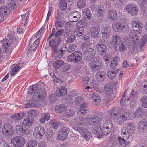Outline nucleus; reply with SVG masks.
<instances>
[{
  "instance_id": "1",
  "label": "nucleus",
  "mask_w": 147,
  "mask_h": 147,
  "mask_svg": "<svg viewBox=\"0 0 147 147\" xmlns=\"http://www.w3.org/2000/svg\"><path fill=\"white\" fill-rule=\"evenodd\" d=\"M8 39L6 38L3 39L1 41V46L3 47V50L4 52L5 53L10 54L12 51L11 44V42H13V38L11 35H8L7 36Z\"/></svg>"
},
{
  "instance_id": "2",
  "label": "nucleus",
  "mask_w": 147,
  "mask_h": 147,
  "mask_svg": "<svg viewBox=\"0 0 147 147\" xmlns=\"http://www.w3.org/2000/svg\"><path fill=\"white\" fill-rule=\"evenodd\" d=\"M119 114V110L118 108H113L106 113V118L116 120L117 119Z\"/></svg>"
},
{
  "instance_id": "3",
  "label": "nucleus",
  "mask_w": 147,
  "mask_h": 147,
  "mask_svg": "<svg viewBox=\"0 0 147 147\" xmlns=\"http://www.w3.org/2000/svg\"><path fill=\"white\" fill-rule=\"evenodd\" d=\"M82 55L80 52L76 51L74 52L69 56L67 59L69 62H73L77 63L82 59Z\"/></svg>"
},
{
  "instance_id": "4",
  "label": "nucleus",
  "mask_w": 147,
  "mask_h": 147,
  "mask_svg": "<svg viewBox=\"0 0 147 147\" xmlns=\"http://www.w3.org/2000/svg\"><path fill=\"white\" fill-rule=\"evenodd\" d=\"M11 141L14 147H22L26 142L25 139L20 136L13 137L11 139Z\"/></svg>"
},
{
  "instance_id": "5",
  "label": "nucleus",
  "mask_w": 147,
  "mask_h": 147,
  "mask_svg": "<svg viewBox=\"0 0 147 147\" xmlns=\"http://www.w3.org/2000/svg\"><path fill=\"white\" fill-rule=\"evenodd\" d=\"M100 119L95 113H91L87 117V121L88 123L91 125L96 124L100 122Z\"/></svg>"
},
{
  "instance_id": "6",
  "label": "nucleus",
  "mask_w": 147,
  "mask_h": 147,
  "mask_svg": "<svg viewBox=\"0 0 147 147\" xmlns=\"http://www.w3.org/2000/svg\"><path fill=\"white\" fill-rule=\"evenodd\" d=\"M60 43L56 44L50 46L52 50L56 54L57 57L58 58H61L66 51V50L59 49V45Z\"/></svg>"
},
{
  "instance_id": "7",
  "label": "nucleus",
  "mask_w": 147,
  "mask_h": 147,
  "mask_svg": "<svg viewBox=\"0 0 147 147\" xmlns=\"http://www.w3.org/2000/svg\"><path fill=\"white\" fill-rule=\"evenodd\" d=\"M2 131L3 134L8 136H11L14 132L11 125L9 123H6L4 124Z\"/></svg>"
},
{
  "instance_id": "8",
  "label": "nucleus",
  "mask_w": 147,
  "mask_h": 147,
  "mask_svg": "<svg viewBox=\"0 0 147 147\" xmlns=\"http://www.w3.org/2000/svg\"><path fill=\"white\" fill-rule=\"evenodd\" d=\"M45 132V129L42 126H38L34 129L33 131V136L36 138H39L43 136Z\"/></svg>"
},
{
  "instance_id": "9",
  "label": "nucleus",
  "mask_w": 147,
  "mask_h": 147,
  "mask_svg": "<svg viewBox=\"0 0 147 147\" xmlns=\"http://www.w3.org/2000/svg\"><path fill=\"white\" fill-rule=\"evenodd\" d=\"M76 129L81 134L82 136L86 140H88L91 138L92 136L91 133L83 127H77Z\"/></svg>"
},
{
  "instance_id": "10",
  "label": "nucleus",
  "mask_w": 147,
  "mask_h": 147,
  "mask_svg": "<svg viewBox=\"0 0 147 147\" xmlns=\"http://www.w3.org/2000/svg\"><path fill=\"white\" fill-rule=\"evenodd\" d=\"M96 52L92 48L88 49L84 52L83 56L86 60H89L92 59L95 56Z\"/></svg>"
},
{
  "instance_id": "11",
  "label": "nucleus",
  "mask_w": 147,
  "mask_h": 147,
  "mask_svg": "<svg viewBox=\"0 0 147 147\" xmlns=\"http://www.w3.org/2000/svg\"><path fill=\"white\" fill-rule=\"evenodd\" d=\"M96 48L100 54L102 56L105 55L107 52V46L103 43H98L96 46Z\"/></svg>"
},
{
  "instance_id": "12",
  "label": "nucleus",
  "mask_w": 147,
  "mask_h": 147,
  "mask_svg": "<svg viewBox=\"0 0 147 147\" xmlns=\"http://www.w3.org/2000/svg\"><path fill=\"white\" fill-rule=\"evenodd\" d=\"M137 129L140 132H142L147 130V119L142 120L138 124Z\"/></svg>"
},
{
  "instance_id": "13",
  "label": "nucleus",
  "mask_w": 147,
  "mask_h": 147,
  "mask_svg": "<svg viewBox=\"0 0 147 147\" xmlns=\"http://www.w3.org/2000/svg\"><path fill=\"white\" fill-rule=\"evenodd\" d=\"M57 33V31L55 32V34L51 33V34L49 36H50L51 37L54 36L55 37L54 38H52V39L49 41V46H51V45H53V44H55L59 43H61L62 40V38L59 36H56V34Z\"/></svg>"
},
{
  "instance_id": "14",
  "label": "nucleus",
  "mask_w": 147,
  "mask_h": 147,
  "mask_svg": "<svg viewBox=\"0 0 147 147\" xmlns=\"http://www.w3.org/2000/svg\"><path fill=\"white\" fill-rule=\"evenodd\" d=\"M37 94L35 93L36 97L38 98L39 101L43 100L45 98L46 95V90L44 88H42L38 89L37 90Z\"/></svg>"
},
{
  "instance_id": "15",
  "label": "nucleus",
  "mask_w": 147,
  "mask_h": 147,
  "mask_svg": "<svg viewBox=\"0 0 147 147\" xmlns=\"http://www.w3.org/2000/svg\"><path fill=\"white\" fill-rule=\"evenodd\" d=\"M129 37L128 39V41H127V42H131L130 41H131L132 42L136 44L138 42V40L139 39V37L137 35L135 34L134 31H130L129 33Z\"/></svg>"
},
{
  "instance_id": "16",
  "label": "nucleus",
  "mask_w": 147,
  "mask_h": 147,
  "mask_svg": "<svg viewBox=\"0 0 147 147\" xmlns=\"http://www.w3.org/2000/svg\"><path fill=\"white\" fill-rule=\"evenodd\" d=\"M121 42H122L121 39L119 36L116 35L113 36L111 44L113 46L116 50H117V45H120Z\"/></svg>"
},
{
  "instance_id": "17",
  "label": "nucleus",
  "mask_w": 147,
  "mask_h": 147,
  "mask_svg": "<svg viewBox=\"0 0 147 147\" xmlns=\"http://www.w3.org/2000/svg\"><path fill=\"white\" fill-rule=\"evenodd\" d=\"M72 32V30L70 29H66L64 30L63 29H61L57 31V33L55 35L56 36H59L60 37L62 36L65 38L71 34Z\"/></svg>"
},
{
  "instance_id": "18",
  "label": "nucleus",
  "mask_w": 147,
  "mask_h": 147,
  "mask_svg": "<svg viewBox=\"0 0 147 147\" xmlns=\"http://www.w3.org/2000/svg\"><path fill=\"white\" fill-rule=\"evenodd\" d=\"M125 26L117 22H115L112 24V28L115 31L118 32H121Z\"/></svg>"
},
{
  "instance_id": "19",
  "label": "nucleus",
  "mask_w": 147,
  "mask_h": 147,
  "mask_svg": "<svg viewBox=\"0 0 147 147\" xmlns=\"http://www.w3.org/2000/svg\"><path fill=\"white\" fill-rule=\"evenodd\" d=\"M16 132L18 135L24 136L28 133V131L25 128L20 125H18L16 126Z\"/></svg>"
},
{
  "instance_id": "20",
  "label": "nucleus",
  "mask_w": 147,
  "mask_h": 147,
  "mask_svg": "<svg viewBox=\"0 0 147 147\" xmlns=\"http://www.w3.org/2000/svg\"><path fill=\"white\" fill-rule=\"evenodd\" d=\"M106 73L103 71L98 72L96 74V79L99 81H102L106 77Z\"/></svg>"
},
{
  "instance_id": "21",
  "label": "nucleus",
  "mask_w": 147,
  "mask_h": 147,
  "mask_svg": "<svg viewBox=\"0 0 147 147\" xmlns=\"http://www.w3.org/2000/svg\"><path fill=\"white\" fill-rule=\"evenodd\" d=\"M102 36L104 38L108 37L111 33V29L109 27H107L104 28L101 31Z\"/></svg>"
},
{
  "instance_id": "22",
  "label": "nucleus",
  "mask_w": 147,
  "mask_h": 147,
  "mask_svg": "<svg viewBox=\"0 0 147 147\" xmlns=\"http://www.w3.org/2000/svg\"><path fill=\"white\" fill-rule=\"evenodd\" d=\"M91 97L94 100L93 103L96 105H99L101 102V98L100 96L96 93H92L90 95Z\"/></svg>"
},
{
  "instance_id": "23",
  "label": "nucleus",
  "mask_w": 147,
  "mask_h": 147,
  "mask_svg": "<svg viewBox=\"0 0 147 147\" xmlns=\"http://www.w3.org/2000/svg\"><path fill=\"white\" fill-rule=\"evenodd\" d=\"M75 120L77 124L84 125H86V123L87 117L83 118L81 116H78L75 118Z\"/></svg>"
},
{
  "instance_id": "24",
  "label": "nucleus",
  "mask_w": 147,
  "mask_h": 147,
  "mask_svg": "<svg viewBox=\"0 0 147 147\" xmlns=\"http://www.w3.org/2000/svg\"><path fill=\"white\" fill-rule=\"evenodd\" d=\"M88 109V107L86 102H84L82 104L80 107L79 112L82 115H84Z\"/></svg>"
},
{
  "instance_id": "25",
  "label": "nucleus",
  "mask_w": 147,
  "mask_h": 147,
  "mask_svg": "<svg viewBox=\"0 0 147 147\" xmlns=\"http://www.w3.org/2000/svg\"><path fill=\"white\" fill-rule=\"evenodd\" d=\"M67 93V89L64 86L62 87L57 90L56 95L57 96H63Z\"/></svg>"
},
{
  "instance_id": "26",
  "label": "nucleus",
  "mask_w": 147,
  "mask_h": 147,
  "mask_svg": "<svg viewBox=\"0 0 147 147\" xmlns=\"http://www.w3.org/2000/svg\"><path fill=\"white\" fill-rule=\"evenodd\" d=\"M33 118L28 116L24 120L22 123L25 126H29L32 125L33 123Z\"/></svg>"
},
{
  "instance_id": "27",
  "label": "nucleus",
  "mask_w": 147,
  "mask_h": 147,
  "mask_svg": "<svg viewBox=\"0 0 147 147\" xmlns=\"http://www.w3.org/2000/svg\"><path fill=\"white\" fill-rule=\"evenodd\" d=\"M22 63H18L17 65L13 64L11 66V71H10V74L11 75H13L17 72L18 71L21 67Z\"/></svg>"
},
{
  "instance_id": "28",
  "label": "nucleus",
  "mask_w": 147,
  "mask_h": 147,
  "mask_svg": "<svg viewBox=\"0 0 147 147\" xmlns=\"http://www.w3.org/2000/svg\"><path fill=\"white\" fill-rule=\"evenodd\" d=\"M24 115V113H18L14 114L11 116V118L14 121L18 122L23 117Z\"/></svg>"
},
{
  "instance_id": "29",
  "label": "nucleus",
  "mask_w": 147,
  "mask_h": 147,
  "mask_svg": "<svg viewBox=\"0 0 147 147\" xmlns=\"http://www.w3.org/2000/svg\"><path fill=\"white\" fill-rule=\"evenodd\" d=\"M123 115H125L126 118V120L127 119H133L136 117L135 114L132 113V112L127 111H125Z\"/></svg>"
},
{
  "instance_id": "30",
  "label": "nucleus",
  "mask_w": 147,
  "mask_h": 147,
  "mask_svg": "<svg viewBox=\"0 0 147 147\" xmlns=\"http://www.w3.org/2000/svg\"><path fill=\"white\" fill-rule=\"evenodd\" d=\"M101 130V128L100 125H96L94 126V129L92 130V132L94 134L97 135V138H101V136L100 135V131Z\"/></svg>"
},
{
  "instance_id": "31",
  "label": "nucleus",
  "mask_w": 147,
  "mask_h": 147,
  "mask_svg": "<svg viewBox=\"0 0 147 147\" xmlns=\"http://www.w3.org/2000/svg\"><path fill=\"white\" fill-rule=\"evenodd\" d=\"M120 60V58L118 56H116L113 58L110 64V67L112 69L116 67L118 63Z\"/></svg>"
},
{
  "instance_id": "32",
  "label": "nucleus",
  "mask_w": 147,
  "mask_h": 147,
  "mask_svg": "<svg viewBox=\"0 0 147 147\" xmlns=\"http://www.w3.org/2000/svg\"><path fill=\"white\" fill-rule=\"evenodd\" d=\"M112 128L102 126L100 131V135L101 137L103 135H106L109 134Z\"/></svg>"
},
{
  "instance_id": "33",
  "label": "nucleus",
  "mask_w": 147,
  "mask_h": 147,
  "mask_svg": "<svg viewBox=\"0 0 147 147\" xmlns=\"http://www.w3.org/2000/svg\"><path fill=\"white\" fill-rule=\"evenodd\" d=\"M83 12L85 19L88 20L91 18V14L89 9L88 8L85 9L83 10Z\"/></svg>"
},
{
  "instance_id": "34",
  "label": "nucleus",
  "mask_w": 147,
  "mask_h": 147,
  "mask_svg": "<svg viewBox=\"0 0 147 147\" xmlns=\"http://www.w3.org/2000/svg\"><path fill=\"white\" fill-rule=\"evenodd\" d=\"M84 29L81 27L76 28L74 31V34L77 36H82L84 33Z\"/></svg>"
},
{
  "instance_id": "35",
  "label": "nucleus",
  "mask_w": 147,
  "mask_h": 147,
  "mask_svg": "<svg viewBox=\"0 0 147 147\" xmlns=\"http://www.w3.org/2000/svg\"><path fill=\"white\" fill-rule=\"evenodd\" d=\"M10 13V9L6 6H2L0 7V13L5 15H7Z\"/></svg>"
},
{
  "instance_id": "36",
  "label": "nucleus",
  "mask_w": 147,
  "mask_h": 147,
  "mask_svg": "<svg viewBox=\"0 0 147 147\" xmlns=\"http://www.w3.org/2000/svg\"><path fill=\"white\" fill-rule=\"evenodd\" d=\"M137 93L134 91L132 92L131 93L130 97L127 99V101L128 100H130V104L131 105L133 104V103H134V104H135L134 101L137 97Z\"/></svg>"
},
{
  "instance_id": "37",
  "label": "nucleus",
  "mask_w": 147,
  "mask_h": 147,
  "mask_svg": "<svg viewBox=\"0 0 147 147\" xmlns=\"http://www.w3.org/2000/svg\"><path fill=\"white\" fill-rule=\"evenodd\" d=\"M104 90L106 94L109 96H111L113 93V90L112 88L108 84L105 85L104 86Z\"/></svg>"
},
{
  "instance_id": "38",
  "label": "nucleus",
  "mask_w": 147,
  "mask_h": 147,
  "mask_svg": "<svg viewBox=\"0 0 147 147\" xmlns=\"http://www.w3.org/2000/svg\"><path fill=\"white\" fill-rule=\"evenodd\" d=\"M90 69L93 71H96L101 69L102 67L100 65H97L93 63H90L89 64Z\"/></svg>"
},
{
  "instance_id": "39",
  "label": "nucleus",
  "mask_w": 147,
  "mask_h": 147,
  "mask_svg": "<svg viewBox=\"0 0 147 147\" xmlns=\"http://www.w3.org/2000/svg\"><path fill=\"white\" fill-rule=\"evenodd\" d=\"M90 32L91 36L94 37H97L99 33L98 28L94 27H92L90 29Z\"/></svg>"
},
{
  "instance_id": "40",
  "label": "nucleus",
  "mask_w": 147,
  "mask_h": 147,
  "mask_svg": "<svg viewBox=\"0 0 147 147\" xmlns=\"http://www.w3.org/2000/svg\"><path fill=\"white\" fill-rule=\"evenodd\" d=\"M65 63L64 61L60 60H58L52 64V65L55 69H59L63 64Z\"/></svg>"
},
{
  "instance_id": "41",
  "label": "nucleus",
  "mask_w": 147,
  "mask_h": 147,
  "mask_svg": "<svg viewBox=\"0 0 147 147\" xmlns=\"http://www.w3.org/2000/svg\"><path fill=\"white\" fill-rule=\"evenodd\" d=\"M108 16L113 20H116L117 18V12L114 11L110 10L108 13Z\"/></svg>"
},
{
  "instance_id": "42",
  "label": "nucleus",
  "mask_w": 147,
  "mask_h": 147,
  "mask_svg": "<svg viewBox=\"0 0 147 147\" xmlns=\"http://www.w3.org/2000/svg\"><path fill=\"white\" fill-rule=\"evenodd\" d=\"M39 112L33 109L28 112V116L33 118L34 117L37 116Z\"/></svg>"
},
{
  "instance_id": "43",
  "label": "nucleus",
  "mask_w": 147,
  "mask_h": 147,
  "mask_svg": "<svg viewBox=\"0 0 147 147\" xmlns=\"http://www.w3.org/2000/svg\"><path fill=\"white\" fill-rule=\"evenodd\" d=\"M147 42V34L143 36L141 38V40L139 44V47L142 48Z\"/></svg>"
},
{
  "instance_id": "44",
  "label": "nucleus",
  "mask_w": 147,
  "mask_h": 147,
  "mask_svg": "<svg viewBox=\"0 0 147 147\" xmlns=\"http://www.w3.org/2000/svg\"><path fill=\"white\" fill-rule=\"evenodd\" d=\"M59 6L61 10L65 11L67 8V4L65 0H61L59 2Z\"/></svg>"
},
{
  "instance_id": "45",
  "label": "nucleus",
  "mask_w": 147,
  "mask_h": 147,
  "mask_svg": "<svg viewBox=\"0 0 147 147\" xmlns=\"http://www.w3.org/2000/svg\"><path fill=\"white\" fill-rule=\"evenodd\" d=\"M105 119H106L104 123L102 126L106 127H107L114 129L113 124L110 120V119H106V117H105Z\"/></svg>"
},
{
  "instance_id": "46",
  "label": "nucleus",
  "mask_w": 147,
  "mask_h": 147,
  "mask_svg": "<svg viewBox=\"0 0 147 147\" xmlns=\"http://www.w3.org/2000/svg\"><path fill=\"white\" fill-rule=\"evenodd\" d=\"M64 21H61L60 22H55V26L56 30L58 31L59 30L62 28L64 26Z\"/></svg>"
},
{
  "instance_id": "47",
  "label": "nucleus",
  "mask_w": 147,
  "mask_h": 147,
  "mask_svg": "<svg viewBox=\"0 0 147 147\" xmlns=\"http://www.w3.org/2000/svg\"><path fill=\"white\" fill-rule=\"evenodd\" d=\"M50 124L51 125V128L54 129H57L60 124L59 122H57L55 120H51L49 122Z\"/></svg>"
},
{
  "instance_id": "48",
  "label": "nucleus",
  "mask_w": 147,
  "mask_h": 147,
  "mask_svg": "<svg viewBox=\"0 0 147 147\" xmlns=\"http://www.w3.org/2000/svg\"><path fill=\"white\" fill-rule=\"evenodd\" d=\"M118 140L119 143V147H126L127 144L126 139L123 137V138L121 137H119Z\"/></svg>"
},
{
  "instance_id": "49",
  "label": "nucleus",
  "mask_w": 147,
  "mask_h": 147,
  "mask_svg": "<svg viewBox=\"0 0 147 147\" xmlns=\"http://www.w3.org/2000/svg\"><path fill=\"white\" fill-rule=\"evenodd\" d=\"M38 85L37 84H34L32 87H30L28 89V93L31 94L32 93L35 92L36 90L38 88Z\"/></svg>"
},
{
  "instance_id": "50",
  "label": "nucleus",
  "mask_w": 147,
  "mask_h": 147,
  "mask_svg": "<svg viewBox=\"0 0 147 147\" xmlns=\"http://www.w3.org/2000/svg\"><path fill=\"white\" fill-rule=\"evenodd\" d=\"M57 15L55 18V22H60L61 21H63L62 20L63 19V14L61 12L58 11H57Z\"/></svg>"
},
{
  "instance_id": "51",
  "label": "nucleus",
  "mask_w": 147,
  "mask_h": 147,
  "mask_svg": "<svg viewBox=\"0 0 147 147\" xmlns=\"http://www.w3.org/2000/svg\"><path fill=\"white\" fill-rule=\"evenodd\" d=\"M117 118L118 119H117L116 122L118 124H121L126 120L125 115H123L120 116L119 117H118Z\"/></svg>"
},
{
  "instance_id": "52",
  "label": "nucleus",
  "mask_w": 147,
  "mask_h": 147,
  "mask_svg": "<svg viewBox=\"0 0 147 147\" xmlns=\"http://www.w3.org/2000/svg\"><path fill=\"white\" fill-rule=\"evenodd\" d=\"M130 131L129 129H127L125 127L123 128L121 132V134L122 135L123 137L124 138H125V136H128L130 135Z\"/></svg>"
},
{
  "instance_id": "53",
  "label": "nucleus",
  "mask_w": 147,
  "mask_h": 147,
  "mask_svg": "<svg viewBox=\"0 0 147 147\" xmlns=\"http://www.w3.org/2000/svg\"><path fill=\"white\" fill-rule=\"evenodd\" d=\"M130 131L129 129H127L125 127L123 128L121 132V134L122 135L123 137L124 138H125V136H128L130 135Z\"/></svg>"
},
{
  "instance_id": "54",
  "label": "nucleus",
  "mask_w": 147,
  "mask_h": 147,
  "mask_svg": "<svg viewBox=\"0 0 147 147\" xmlns=\"http://www.w3.org/2000/svg\"><path fill=\"white\" fill-rule=\"evenodd\" d=\"M53 135V133L52 130L47 129L46 132V138L49 140H51V138Z\"/></svg>"
},
{
  "instance_id": "55",
  "label": "nucleus",
  "mask_w": 147,
  "mask_h": 147,
  "mask_svg": "<svg viewBox=\"0 0 147 147\" xmlns=\"http://www.w3.org/2000/svg\"><path fill=\"white\" fill-rule=\"evenodd\" d=\"M131 11L130 12L129 14L134 16L136 15L139 11L138 8L136 7V6L133 5Z\"/></svg>"
},
{
  "instance_id": "56",
  "label": "nucleus",
  "mask_w": 147,
  "mask_h": 147,
  "mask_svg": "<svg viewBox=\"0 0 147 147\" xmlns=\"http://www.w3.org/2000/svg\"><path fill=\"white\" fill-rule=\"evenodd\" d=\"M37 142L34 140H32L28 141L27 144V147H36Z\"/></svg>"
},
{
  "instance_id": "57",
  "label": "nucleus",
  "mask_w": 147,
  "mask_h": 147,
  "mask_svg": "<svg viewBox=\"0 0 147 147\" xmlns=\"http://www.w3.org/2000/svg\"><path fill=\"white\" fill-rule=\"evenodd\" d=\"M86 4L85 0H79L77 2V6L80 8L84 7Z\"/></svg>"
},
{
  "instance_id": "58",
  "label": "nucleus",
  "mask_w": 147,
  "mask_h": 147,
  "mask_svg": "<svg viewBox=\"0 0 147 147\" xmlns=\"http://www.w3.org/2000/svg\"><path fill=\"white\" fill-rule=\"evenodd\" d=\"M104 11L103 6V5H100L97 10V16L99 17L102 16L104 13Z\"/></svg>"
},
{
  "instance_id": "59",
  "label": "nucleus",
  "mask_w": 147,
  "mask_h": 147,
  "mask_svg": "<svg viewBox=\"0 0 147 147\" xmlns=\"http://www.w3.org/2000/svg\"><path fill=\"white\" fill-rule=\"evenodd\" d=\"M139 26V27L137 26L134 27L133 29L136 33L140 34L142 33V28L143 27V26L142 24H140V25Z\"/></svg>"
},
{
  "instance_id": "60",
  "label": "nucleus",
  "mask_w": 147,
  "mask_h": 147,
  "mask_svg": "<svg viewBox=\"0 0 147 147\" xmlns=\"http://www.w3.org/2000/svg\"><path fill=\"white\" fill-rule=\"evenodd\" d=\"M141 103L142 106L144 108H147V96L141 98Z\"/></svg>"
},
{
  "instance_id": "61",
  "label": "nucleus",
  "mask_w": 147,
  "mask_h": 147,
  "mask_svg": "<svg viewBox=\"0 0 147 147\" xmlns=\"http://www.w3.org/2000/svg\"><path fill=\"white\" fill-rule=\"evenodd\" d=\"M142 84L143 86L142 87V92L144 94L147 93V81L143 82Z\"/></svg>"
},
{
  "instance_id": "62",
  "label": "nucleus",
  "mask_w": 147,
  "mask_h": 147,
  "mask_svg": "<svg viewBox=\"0 0 147 147\" xmlns=\"http://www.w3.org/2000/svg\"><path fill=\"white\" fill-rule=\"evenodd\" d=\"M84 98L81 97H78L75 100L74 102L76 105L78 106L83 102Z\"/></svg>"
},
{
  "instance_id": "63",
  "label": "nucleus",
  "mask_w": 147,
  "mask_h": 147,
  "mask_svg": "<svg viewBox=\"0 0 147 147\" xmlns=\"http://www.w3.org/2000/svg\"><path fill=\"white\" fill-rule=\"evenodd\" d=\"M69 20L71 22H76L78 21L80 19L74 16L71 13L69 14L68 16Z\"/></svg>"
},
{
  "instance_id": "64",
  "label": "nucleus",
  "mask_w": 147,
  "mask_h": 147,
  "mask_svg": "<svg viewBox=\"0 0 147 147\" xmlns=\"http://www.w3.org/2000/svg\"><path fill=\"white\" fill-rule=\"evenodd\" d=\"M75 115V112L72 109H69L67 110L65 116L68 117H71Z\"/></svg>"
}]
</instances>
